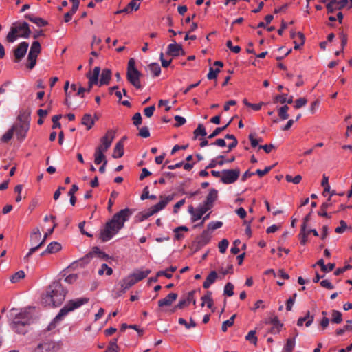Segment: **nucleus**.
Returning a JSON list of instances; mask_svg holds the SVG:
<instances>
[{
	"instance_id": "864d4df0",
	"label": "nucleus",
	"mask_w": 352,
	"mask_h": 352,
	"mask_svg": "<svg viewBox=\"0 0 352 352\" xmlns=\"http://www.w3.org/2000/svg\"><path fill=\"white\" fill-rule=\"evenodd\" d=\"M285 179L287 182H292L293 184H298L302 180V177L300 175H297L293 177L290 175H287L285 176Z\"/></svg>"
},
{
	"instance_id": "39448f33",
	"label": "nucleus",
	"mask_w": 352,
	"mask_h": 352,
	"mask_svg": "<svg viewBox=\"0 0 352 352\" xmlns=\"http://www.w3.org/2000/svg\"><path fill=\"white\" fill-rule=\"evenodd\" d=\"M12 128L18 140H23L25 139L30 129L28 115L25 113H21L18 116V122Z\"/></svg>"
},
{
	"instance_id": "49530a36",
	"label": "nucleus",
	"mask_w": 352,
	"mask_h": 352,
	"mask_svg": "<svg viewBox=\"0 0 352 352\" xmlns=\"http://www.w3.org/2000/svg\"><path fill=\"white\" fill-rule=\"evenodd\" d=\"M25 277V272L23 270H20L14 274L10 277V281L13 283L19 282L21 279Z\"/></svg>"
},
{
	"instance_id": "c03bdc74",
	"label": "nucleus",
	"mask_w": 352,
	"mask_h": 352,
	"mask_svg": "<svg viewBox=\"0 0 352 352\" xmlns=\"http://www.w3.org/2000/svg\"><path fill=\"white\" fill-rule=\"evenodd\" d=\"M195 138H197L199 135L206 136L207 135L206 129L202 124H199L197 128L194 131Z\"/></svg>"
},
{
	"instance_id": "ddd939ff",
	"label": "nucleus",
	"mask_w": 352,
	"mask_h": 352,
	"mask_svg": "<svg viewBox=\"0 0 352 352\" xmlns=\"http://www.w3.org/2000/svg\"><path fill=\"white\" fill-rule=\"evenodd\" d=\"M33 352H55V343L50 340L39 343Z\"/></svg>"
},
{
	"instance_id": "6e6552de",
	"label": "nucleus",
	"mask_w": 352,
	"mask_h": 352,
	"mask_svg": "<svg viewBox=\"0 0 352 352\" xmlns=\"http://www.w3.org/2000/svg\"><path fill=\"white\" fill-rule=\"evenodd\" d=\"M90 89H65V104L68 107L80 104L82 101L79 98L82 99L84 97V94L86 91L89 92Z\"/></svg>"
},
{
	"instance_id": "13d9d810",
	"label": "nucleus",
	"mask_w": 352,
	"mask_h": 352,
	"mask_svg": "<svg viewBox=\"0 0 352 352\" xmlns=\"http://www.w3.org/2000/svg\"><path fill=\"white\" fill-rule=\"evenodd\" d=\"M104 160H107L105 158L104 154H100L95 152L94 153V163L96 164H100V163H103Z\"/></svg>"
},
{
	"instance_id": "79ce46f5",
	"label": "nucleus",
	"mask_w": 352,
	"mask_h": 352,
	"mask_svg": "<svg viewBox=\"0 0 352 352\" xmlns=\"http://www.w3.org/2000/svg\"><path fill=\"white\" fill-rule=\"evenodd\" d=\"M288 110H289V107L287 105H284L278 109V116L280 118V119H282L283 120L288 119V118H289V114L287 113Z\"/></svg>"
},
{
	"instance_id": "2eb2a0df",
	"label": "nucleus",
	"mask_w": 352,
	"mask_h": 352,
	"mask_svg": "<svg viewBox=\"0 0 352 352\" xmlns=\"http://www.w3.org/2000/svg\"><path fill=\"white\" fill-rule=\"evenodd\" d=\"M160 201L157 204L151 206L149 210L151 211V214H156L160 210H163L166 205L173 199V195H168L166 197H160Z\"/></svg>"
},
{
	"instance_id": "dca6fc26",
	"label": "nucleus",
	"mask_w": 352,
	"mask_h": 352,
	"mask_svg": "<svg viewBox=\"0 0 352 352\" xmlns=\"http://www.w3.org/2000/svg\"><path fill=\"white\" fill-rule=\"evenodd\" d=\"M57 226L56 223H54V226L52 229L50 230H48V231L45 234L43 239L39 242V243L34 247H32L30 250H29V252H28V254L25 256L24 257V259H26L28 260L30 256L34 253L37 250H38L41 246H43L45 243V241L46 239H47V237L52 234L54 232V228H56Z\"/></svg>"
},
{
	"instance_id": "f3484780",
	"label": "nucleus",
	"mask_w": 352,
	"mask_h": 352,
	"mask_svg": "<svg viewBox=\"0 0 352 352\" xmlns=\"http://www.w3.org/2000/svg\"><path fill=\"white\" fill-rule=\"evenodd\" d=\"M167 54L172 56H177L180 54L184 55L185 52L182 49V45L177 44L175 41H173V43L168 45Z\"/></svg>"
},
{
	"instance_id": "20e7f679",
	"label": "nucleus",
	"mask_w": 352,
	"mask_h": 352,
	"mask_svg": "<svg viewBox=\"0 0 352 352\" xmlns=\"http://www.w3.org/2000/svg\"><path fill=\"white\" fill-rule=\"evenodd\" d=\"M32 316L28 309H24L16 315L11 324L12 329L18 333L25 334L28 329L27 325L30 324Z\"/></svg>"
},
{
	"instance_id": "de8ad7c7",
	"label": "nucleus",
	"mask_w": 352,
	"mask_h": 352,
	"mask_svg": "<svg viewBox=\"0 0 352 352\" xmlns=\"http://www.w3.org/2000/svg\"><path fill=\"white\" fill-rule=\"evenodd\" d=\"M178 322L179 324L185 326V327L188 329L191 327H196V322L192 318H190V322H187V321L183 318H179Z\"/></svg>"
},
{
	"instance_id": "bf43d9fd",
	"label": "nucleus",
	"mask_w": 352,
	"mask_h": 352,
	"mask_svg": "<svg viewBox=\"0 0 352 352\" xmlns=\"http://www.w3.org/2000/svg\"><path fill=\"white\" fill-rule=\"evenodd\" d=\"M229 245V242L227 239H223L219 243V249L221 253H225Z\"/></svg>"
},
{
	"instance_id": "680f3d73",
	"label": "nucleus",
	"mask_w": 352,
	"mask_h": 352,
	"mask_svg": "<svg viewBox=\"0 0 352 352\" xmlns=\"http://www.w3.org/2000/svg\"><path fill=\"white\" fill-rule=\"evenodd\" d=\"M286 97H287V94L276 95L274 98V102L285 104V103H286Z\"/></svg>"
},
{
	"instance_id": "ea45409f",
	"label": "nucleus",
	"mask_w": 352,
	"mask_h": 352,
	"mask_svg": "<svg viewBox=\"0 0 352 352\" xmlns=\"http://www.w3.org/2000/svg\"><path fill=\"white\" fill-rule=\"evenodd\" d=\"M307 231H306L305 225L301 226V230L299 234V238L300 239V243L302 245H305V243L307 241V235H308Z\"/></svg>"
},
{
	"instance_id": "8fccbe9b",
	"label": "nucleus",
	"mask_w": 352,
	"mask_h": 352,
	"mask_svg": "<svg viewBox=\"0 0 352 352\" xmlns=\"http://www.w3.org/2000/svg\"><path fill=\"white\" fill-rule=\"evenodd\" d=\"M331 204L328 202L323 203L321 206L320 210L318 212V214L321 217L330 218V216L326 212V210L330 206Z\"/></svg>"
},
{
	"instance_id": "9d476101",
	"label": "nucleus",
	"mask_w": 352,
	"mask_h": 352,
	"mask_svg": "<svg viewBox=\"0 0 352 352\" xmlns=\"http://www.w3.org/2000/svg\"><path fill=\"white\" fill-rule=\"evenodd\" d=\"M41 44L38 41H36L32 43L30 50L28 56V64L27 67L32 69L36 63V58L38 54L41 52Z\"/></svg>"
},
{
	"instance_id": "4d7b16f0",
	"label": "nucleus",
	"mask_w": 352,
	"mask_h": 352,
	"mask_svg": "<svg viewBox=\"0 0 352 352\" xmlns=\"http://www.w3.org/2000/svg\"><path fill=\"white\" fill-rule=\"evenodd\" d=\"M223 223L221 221H212L208 225V230L213 231L216 229L221 228Z\"/></svg>"
},
{
	"instance_id": "c756f323",
	"label": "nucleus",
	"mask_w": 352,
	"mask_h": 352,
	"mask_svg": "<svg viewBox=\"0 0 352 352\" xmlns=\"http://www.w3.org/2000/svg\"><path fill=\"white\" fill-rule=\"evenodd\" d=\"M217 278V274L215 271H212L207 276L206 280L204 282L203 287L208 289L210 285L214 283Z\"/></svg>"
},
{
	"instance_id": "4c0bfd02",
	"label": "nucleus",
	"mask_w": 352,
	"mask_h": 352,
	"mask_svg": "<svg viewBox=\"0 0 352 352\" xmlns=\"http://www.w3.org/2000/svg\"><path fill=\"white\" fill-rule=\"evenodd\" d=\"M232 119H231L225 126L222 127H217L214 129V131L208 136L209 139H212L214 137L217 136L221 132L226 130L227 127L232 122Z\"/></svg>"
},
{
	"instance_id": "4468645a",
	"label": "nucleus",
	"mask_w": 352,
	"mask_h": 352,
	"mask_svg": "<svg viewBox=\"0 0 352 352\" xmlns=\"http://www.w3.org/2000/svg\"><path fill=\"white\" fill-rule=\"evenodd\" d=\"M160 201L157 204L151 206L149 210L151 211V214H156L160 210H163L166 205L173 199V195H168L166 197H160Z\"/></svg>"
},
{
	"instance_id": "69168bd1",
	"label": "nucleus",
	"mask_w": 352,
	"mask_h": 352,
	"mask_svg": "<svg viewBox=\"0 0 352 352\" xmlns=\"http://www.w3.org/2000/svg\"><path fill=\"white\" fill-rule=\"evenodd\" d=\"M174 119L175 121H177V123L174 124L175 127H179L180 126L184 124L186 122V120L180 116H175Z\"/></svg>"
},
{
	"instance_id": "7c9ffc66",
	"label": "nucleus",
	"mask_w": 352,
	"mask_h": 352,
	"mask_svg": "<svg viewBox=\"0 0 352 352\" xmlns=\"http://www.w3.org/2000/svg\"><path fill=\"white\" fill-rule=\"evenodd\" d=\"M150 273L151 270H146L145 271L137 270L131 274L135 279V282L138 283V281L145 278Z\"/></svg>"
},
{
	"instance_id": "c85d7f7f",
	"label": "nucleus",
	"mask_w": 352,
	"mask_h": 352,
	"mask_svg": "<svg viewBox=\"0 0 352 352\" xmlns=\"http://www.w3.org/2000/svg\"><path fill=\"white\" fill-rule=\"evenodd\" d=\"M314 318L313 316H310V312L307 311V314L304 317H300L298 318L297 321V325L298 326H302L303 323L306 322L305 325L306 327H309L312 322H314Z\"/></svg>"
},
{
	"instance_id": "338daca9",
	"label": "nucleus",
	"mask_w": 352,
	"mask_h": 352,
	"mask_svg": "<svg viewBox=\"0 0 352 352\" xmlns=\"http://www.w3.org/2000/svg\"><path fill=\"white\" fill-rule=\"evenodd\" d=\"M155 110V105H152V106L145 108L144 110V116L148 118H151L153 115Z\"/></svg>"
},
{
	"instance_id": "0eeeda50",
	"label": "nucleus",
	"mask_w": 352,
	"mask_h": 352,
	"mask_svg": "<svg viewBox=\"0 0 352 352\" xmlns=\"http://www.w3.org/2000/svg\"><path fill=\"white\" fill-rule=\"evenodd\" d=\"M141 73L135 67V61L134 58H130L127 65L126 76L127 80L135 88H140V77Z\"/></svg>"
},
{
	"instance_id": "f704fd0d",
	"label": "nucleus",
	"mask_w": 352,
	"mask_h": 352,
	"mask_svg": "<svg viewBox=\"0 0 352 352\" xmlns=\"http://www.w3.org/2000/svg\"><path fill=\"white\" fill-rule=\"evenodd\" d=\"M210 233L208 230H204L199 239V243L201 245L207 244L210 240Z\"/></svg>"
},
{
	"instance_id": "6e6d98bb",
	"label": "nucleus",
	"mask_w": 352,
	"mask_h": 352,
	"mask_svg": "<svg viewBox=\"0 0 352 352\" xmlns=\"http://www.w3.org/2000/svg\"><path fill=\"white\" fill-rule=\"evenodd\" d=\"M338 5H337V0H331L327 5L328 12L331 13L336 10H338Z\"/></svg>"
},
{
	"instance_id": "0e129e2a",
	"label": "nucleus",
	"mask_w": 352,
	"mask_h": 352,
	"mask_svg": "<svg viewBox=\"0 0 352 352\" xmlns=\"http://www.w3.org/2000/svg\"><path fill=\"white\" fill-rule=\"evenodd\" d=\"M226 46L234 53H239L241 51V47L239 45L234 46L230 40L226 42Z\"/></svg>"
},
{
	"instance_id": "f03ea898",
	"label": "nucleus",
	"mask_w": 352,
	"mask_h": 352,
	"mask_svg": "<svg viewBox=\"0 0 352 352\" xmlns=\"http://www.w3.org/2000/svg\"><path fill=\"white\" fill-rule=\"evenodd\" d=\"M67 291L63 288L60 281H54L47 287L46 294L42 298V303L45 306H59L65 300Z\"/></svg>"
},
{
	"instance_id": "a19ab883",
	"label": "nucleus",
	"mask_w": 352,
	"mask_h": 352,
	"mask_svg": "<svg viewBox=\"0 0 352 352\" xmlns=\"http://www.w3.org/2000/svg\"><path fill=\"white\" fill-rule=\"evenodd\" d=\"M352 320H349L346 321V324L343 327L342 329H337L336 331V335L341 336L342 335L345 331H351L352 330Z\"/></svg>"
},
{
	"instance_id": "5fc2aeb1",
	"label": "nucleus",
	"mask_w": 352,
	"mask_h": 352,
	"mask_svg": "<svg viewBox=\"0 0 352 352\" xmlns=\"http://www.w3.org/2000/svg\"><path fill=\"white\" fill-rule=\"evenodd\" d=\"M234 285L231 283H228L224 287V294L228 296H232L234 294Z\"/></svg>"
},
{
	"instance_id": "f8f14e48",
	"label": "nucleus",
	"mask_w": 352,
	"mask_h": 352,
	"mask_svg": "<svg viewBox=\"0 0 352 352\" xmlns=\"http://www.w3.org/2000/svg\"><path fill=\"white\" fill-rule=\"evenodd\" d=\"M29 44L28 42H21L14 50V61L19 63L25 56L28 49Z\"/></svg>"
},
{
	"instance_id": "aec40b11",
	"label": "nucleus",
	"mask_w": 352,
	"mask_h": 352,
	"mask_svg": "<svg viewBox=\"0 0 352 352\" xmlns=\"http://www.w3.org/2000/svg\"><path fill=\"white\" fill-rule=\"evenodd\" d=\"M217 197L218 191L214 188L210 189L208 195L206 197V199L204 203V205L210 209L213 206V203L217 200Z\"/></svg>"
},
{
	"instance_id": "3c124183",
	"label": "nucleus",
	"mask_w": 352,
	"mask_h": 352,
	"mask_svg": "<svg viewBox=\"0 0 352 352\" xmlns=\"http://www.w3.org/2000/svg\"><path fill=\"white\" fill-rule=\"evenodd\" d=\"M246 340L250 342L251 343L254 344V345L256 344L257 342V337L256 336V331L255 330H251L249 331L248 335L245 336Z\"/></svg>"
},
{
	"instance_id": "c9c22d12",
	"label": "nucleus",
	"mask_w": 352,
	"mask_h": 352,
	"mask_svg": "<svg viewBox=\"0 0 352 352\" xmlns=\"http://www.w3.org/2000/svg\"><path fill=\"white\" fill-rule=\"evenodd\" d=\"M19 36V34L16 33V30L12 26L6 36V40L9 43H13L17 39Z\"/></svg>"
},
{
	"instance_id": "a878e982",
	"label": "nucleus",
	"mask_w": 352,
	"mask_h": 352,
	"mask_svg": "<svg viewBox=\"0 0 352 352\" xmlns=\"http://www.w3.org/2000/svg\"><path fill=\"white\" fill-rule=\"evenodd\" d=\"M24 17L30 21L35 23L38 27H43L48 24L47 21L41 17H36L34 15L26 14Z\"/></svg>"
},
{
	"instance_id": "052dcab7",
	"label": "nucleus",
	"mask_w": 352,
	"mask_h": 352,
	"mask_svg": "<svg viewBox=\"0 0 352 352\" xmlns=\"http://www.w3.org/2000/svg\"><path fill=\"white\" fill-rule=\"evenodd\" d=\"M14 135V131L12 128L8 130L1 138V141L3 142H8L10 140Z\"/></svg>"
},
{
	"instance_id": "58836bf2",
	"label": "nucleus",
	"mask_w": 352,
	"mask_h": 352,
	"mask_svg": "<svg viewBox=\"0 0 352 352\" xmlns=\"http://www.w3.org/2000/svg\"><path fill=\"white\" fill-rule=\"evenodd\" d=\"M332 318L331 321L336 324H340L342 321V313L337 310L332 311Z\"/></svg>"
},
{
	"instance_id": "1a4fd4ad",
	"label": "nucleus",
	"mask_w": 352,
	"mask_h": 352,
	"mask_svg": "<svg viewBox=\"0 0 352 352\" xmlns=\"http://www.w3.org/2000/svg\"><path fill=\"white\" fill-rule=\"evenodd\" d=\"M240 169L236 168L234 169L223 170L221 182L224 184H231L236 182L240 176Z\"/></svg>"
},
{
	"instance_id": "412c9836",
	"label": "nucleus",
	"mask_w": 352,
	"mask_h": 352,
	"mask_svg": "<svg viewBox=\"0 0 352 352\" xmlns=\"http://www.w3.org/2000/svg\"><path fill=\"white\" fill-rule=\"evenodd\" d=\"M115 138V131L109 130L105 135L100 139V144L109 148L111 145L113 140Z\"/></svg>"
},
{
	"instance_id": "bb28decb",
	"label": "nucleus",
	"mask_w": 352,
	"mask_h": 352,
	"mask_svg": "<svg viewBox=\"0 0 352 352\" xmlns=\"http://www.w3.org/2000/svg\"><path fill=\"white\" fill-rule=\"evenodd\" d=\"M210 208L205 205H200L195 210V213L192 217V221L195 222L200 219L202 216L208 211Z\"/></svg>"
},
{
	"instance_id": "423d86ee",
	"label": "nucleus",
	"mask_w": 352,
	"mask_h": 352,
	"mask_svg": "<svg viewBox=\"0 0 352 352\" xmlns=\"http://www.w3.org/2000/svg\"><path fill=\"white\" fill-rule=\"evenodd\" d=\"M89 298L86 297L79 298L69 300L65 306L60 310L58 315L55 317L54 321L60 320L64 316L67 315L69 312L79 308L82 305L87 303Z\"/></svg>"
},
{
	"instance_id": "cd10ccee",
	"label": "nucleus",
	"mask_w": 352,
	"mask_h": 352,
	"mask_svg": "<svg viewBox=\"0 0 352 352\" xmlns=\"http://www.w3.org/2000/svg\"><path fill=\"white\" fill-rule=\"evenodd\" d=\"M269 322L272 324V327L270 329L271 333H278L280 332L283 324L278 320V317L274 316V318H270Z\"/></svg>"
},
{
	"instance_id": "603ef678",
	"label": "nucleus",
	"mask_w": 352,
	"mask_h": 352,
	"mask_svg": "<svg viewBox=\"0 0 352 352\" xmlns=\"http://www.w3.org/2000/svg\"><path fill=\"white\" fill-rule=\"evenodd\" d=\"M104 272H106L107 275L110 276L113 273V270L111 267H109L107 264L103 263L101 265L100 269L98 270V274L101 276L104 274Z\"/></svg>"
},
{
	"instance_id": "e2e57ef3",
	"label": "nucleus",
	"mask_w": 352,
	"mask_h": 352,
	"mask_svg": "<svg viewBox=\"0 0 352 352\" xmlns=\"http://www.w3.org/2000/svg\"><path fill=\"white\" fill-rule=\"evenodd\" d=\"M307 102V100L305 98H300L295 101L294 107L296 109H300L305 106Z\"/></svg>"
},
{
	"instance_id": "9b49d317",
	"label": "nucleus",
	"mask_w": 352,
	"mask_h": 352,
	"mask_svg": "<svg viewBox=\"0 0 352 352\" xmlns=\"http://www.w3.org/2000/svg\"><path fill=\"white\" fill-rule=\"evenodd\" d=\"M12 27L16 30V33L19 36L28 38L31 34L29 24L26 22L14 23Z\"/></svg>"
},
{
	"instance_id": "473e14b6",
	"label": "nucleus",
	"mask_w": 352,
	"mask_h": 352,
	"mask_svg": "<svg viewBox=\"0 0 352 352\" xmlns=\"http://www.w3.org/2000/svg\"><path fill=\"white\" fill-rule=\"evenodd\" d=\"M81 123L86 126L87 130H89L94 126V120L90 114H85L82 118Z\"/></svg>"
},
{
	"instance_id": "72a5a7b5",
	"label": "nucleus",
	"mask_w": 352,
	"mask_h": 352,
	"mask_svg": "<svg viewBox=\"0 0 352 352\" xmlns=\"http://www.w3.org/2000/svg\"><path fill=\"white\" fill-rule=\"evenodd\" d=\"M62 248L61 245L56 241L50 243L46 249V252H48V254H54L58 251H60Z\"/></svg>"
},
{
	"instance_id": "a18cd8bd",
	"label": "nucleus",
	"mask_w": 352,
	"mask_h": 352,
	"mask_svg": "<svg viewBox=\"0 0 352 352\" xmlns=\"http://www.w3.org/2000/svg\"><path fill=\"white\" fill-rule=\"evenodd\" d=\"M235 317L236 315L234 314L228 320L223 322L221 329L223 332H226L228 327L233 325Z\"/></svg>"
},
{
	"instance_id": "b1692460",
	"label": "nucleus",
	"mask_w": 352,
	"mask_h": 352,
	"mask_svg": "<svg viewBox=\"0 0 352 352\" xmlns=\"http://www.w3.org/2000/svg\"><path fill=\"white\" fill-rule=\"evenodd\" d=\"M125 137L122 138L115 146L112 157L113 158H120L124 155V144L123 140H125Z\"/></svg>"
},
{
	"instance_id": "e433bc0d",
	"label": "nucleus",
	"mask_w": 352,
	"mask_h": 352,
	"mask_svg": "<svg viewBox=\"0 0 352 352\" xmlns=\"http://www.w3.org/2000/svg\"><path fill=\"white\" fill-rule=\"evenodd\" d=\"M296 344L295 338H288L283 348V352H292Z\"/></svg>"
},
{
	"instance_id": "f257e3e1",
	"label": "nucleus",
	"mask_w": 352,
	"mask_h": 352,
	"mask_svg": "<svg viewBox=\"0 0 352 352\" xmlns=\"http://www.w3.org/2000/svg\"><path fill=\"white\" fill-rule=\"evenodd\" d=\"M133 214V211L126 208L116 213L112 219L107 221L103 229L100 230V239L103 242L111 240L118 232L124 226V223L127 221Z\"/></svg>"
},
{
	"instance_id": "37998d69",
	"label": "nucleus",
	"mask_w": 352,
	"mask_h": 352,
	"mask_svg": "<svg viewBox=\"0 0 352 352\" xmlns=\"http://www.w3.org/2000/svg\"><path fill=\"white\" fill-rule=\"evenodd\" d=\"M322 186L324 187V191L322 195L326 196V193L330 191V186L329 184V177L326 176L324 174L322 176V180L321 182Z\"/></svg>"
},
{
	"instance_id": "09e8293b",
	"label": "nucleus",
	"mask_w": 352,
	"mask_h": 352,
	"mask_svg": "<svg viewBox=\"0 0 352 352\" xmlns=\"http://www.w3.org/2000/svg\"><path fill=\"white\" fill-rule=\"evenodd\" d=\"M337 5H338V10H341L344 8H352V0H337Z\"/></svg>"
},
{
	"instance_id": "774afa93",
	"label": "nucleus",
	"mask_w": 352,
	"mask_h": 352,
	"mask_svg": "<svg viewBox=\"0 0 352 352\" xmlns=\"http://www.w3.org/2000/svg\"><path fill=\"white\" fill-rule=\"evenodd\" d=\"M139 135L144 138H148L150 136V132L148 127L144 126L140 129Z\"/></svg>"
},
{
	"instance_id": "5701e85b",
	"label": "nucleus",
	"mask_w": 352,
	"mask_h": 352,
	"mask_svg": "<svg viewBox=\"0 0 352 352\" xmlns=\"http://www.w3.org/2000/svg\"><path fill=\"white\" fill-rule=\"evenodd\" d=\"M136 283L135 279L133 278L131 274L124 278L121 281L122 293H125L130 287Z\"/></svg>"
},
{
	"instance_id": "4be33fe9",
	"label": "nucleus",
	"mask_w": 352,
	"mask_h": 352,
	"mask_svg": "<svg viewBox=\"0 0 352 352\" xmlns=\"http://www.w3.org/2000/svg\"><path fill=\"white\" fill-rule=\"evenodd\" d=\"M146 71L147 74L156 77L160 76L161 73V67L158 63H152L147 66Z\"/></svg>"
},
{
	"instance_id": "393cba45",
	"label": "nucleus",
	"mask_w": 352,
	"mask_h": 352,
	"mask_svg": "<svg viewBox=\"0 0 352 352\" xmlns=\"http://www.w3.org/2000/svg\"><path fill=\"white\" fill-rule=\"evenodd\" d=\"M41 236V234L39 228L38 227L34 228L32 230V231L30 234V241L31 245H33L32 247H34L39 243Z\"/></svg>"
},
{
	"instance_id": "a211bd4d",
	"label": "nucleus",
	"mask_w": 352,
	"mask_h": 352,
	"mask_svg": "<svg viewBox=\"0 0 352 352\" xmlns=\"http://www.w3.org/2000/svg\"><path fill=\"white\" fill-rule=\"evenodd\" d=\"M194 294H195L194 291L190 292L188 294V296L186 298L181 299L179 301L178 304L175 306V309H183L184 307L188 306L190 304V302H192L193 304L195 305L196 301L194 299Z\"/></svg>"
},
{
	"instance_id": "7ed1b4c3",
	"label": "nucleus",
	"mask_w": 352,
	"mask_h": 352,
	"mask_svg": "<svg viewBox=\"0 0 352 352\" xmlns=\"http://www.w3.org/2000/svg\"><path fill=\"white\" fill-rule=\"evenodd\" d=\"M112 72L108 68L100 69V67H95L87 74L89 87L93 86H107L111 80Z\"/></svg>"
},
{
	"instance_id": "2f4dec72",
	"label": "nucleus",
	"mask_w": 352,
	"mask_h": 352,
	"mask_svg": "<svg viewBox=\"0 0 352 352\" xmlns=\"http://www.w3.org/2000/svg\"><path fill=\"white\" fill-rule=\"evenodd\" d=\"M201 300H202V303H201L202 307H204L206 303L208 308H210V309L212 308V307L213 305V300L212 298V292L208 291L206 292V294L204 296L201 297Z\"/></svg>"
},
{
	"instance_id": "6ab92c4d",
	"label": "nucleus",
	"mask_w": 352,
	"mask_h": 352,
	"mask_svg": "<svg viewBox=\"0 0 352 352\" xmlns=\"http://www.w3.org/2000/svg\"><path fill=\"white\" fill-rule=\"evenodd\" d=\"M177 294L175 293L168 294L164 298L158 301V305L160 307L170 306L176 300Z\"/></svg>"
}]
</instances>
